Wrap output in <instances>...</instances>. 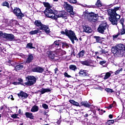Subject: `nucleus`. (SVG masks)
<instances>
[{
	"mask_svg": "<svg viewBox=\"0 0 125 125\" xmlns=\"http://www.w3.org/2000/svg\"><path fill=\"white\" fill-rule=\"evenodd\" d=\"M121 6L114 7L113 9H109L107 11L109 15V20L112 25H118V21L121 18V15L117 13L118 10H120Z\"/></svg>",
	"mask_w": 125,
	"mask_h": 125,
	"instance_id": "obj_1",
	"label": "nucleus"
},
{
	"mask_svg": "<svg viewBox=\"0 0 125 125\" xmlns=\"http://www.w3.org/2000/svg\"><path fill=\"white\" fill-rule=\"evenodd\" d=\"M125 51V46L123 44H118L111 48V52L116 57H123Z\"/></svg>",
	"mask_w": 125,
	"mask_h": 125,
	"instance_id": "obj_2",
	"label": "nucleus"
},
{
	"mask_svg": "<svg viewBox=\"0 0 125 125\" xmlns=\"http://www.w3.org/2000/svg\"><path fill=\"white\" fill-rule=\"evenodd\" d=\"M84 19L86 21L90 22H97L98 20V14H95L93 12H88V11L83 12Z\"/></svg>",
	"mask_w": 125,
	"mask_h": 125,
	"instance_id": "obj_3",
	"label": "nucleus"
},
{
	"mask_svg": "<svg viewBox=\"0 0 125 125\" xmlns=\"http://www.w3.org/2000/svg\"><path fill=\"white\" fill-rule=\"evenodd\" d=\"M64 31H61V34L63 35H65L66 37H68L72 43V44H75V41H77V42L79 41V39L77 38V36H76L75 32L71 29L68 30L67 29H65Z\"/></svg>",
	"mask_w": 125,
	"mask_h": 125,
	"instance_id": "obj_4",
	"label": "nucleus"
},
{
	"mask_svg": "<svg viewBox=\"0 0 125 125\" xmlns=\"http://www.w3.org/2000/svg\"><path fill=\"white\" fill-rule=\"evenodd\" d=\"M34 25L36 26V27H38L39 30L43 31L47 35H49L51 31H50V28H49V26L48 25H46L43 24L42 22V21L40 20H36L34 22Z\"/></svg>",
	"mask_w": 125,
	"mask_h": 125,
	"instance_id": "obj_5",
	"label": "nucleus"
},
{
	"mask_svg": "<svg viewBox=\"0 0 125 125\" xmlns=\"http://www.w3.org/2000/svg\"><path fill=\"white\" fill-rule=\"evenodd\" d=\"M51 19L53 20H57L58 18H62L63 19H67V12L65 10H62L59 12L57 15H56L53 12V14L50 16Z\"/></svg>",
	"mask_w": 125,
	"mask_h": 125,
	"instance_id": "obj_6",
	"label": "nucleus"
},
{
	"mask_svg": "<svg viewBox=\"0 0 125 125\" xmlns=\"http://www.w3.org/2000/svg\"><path fill=\"white\" fill-rule=\"evenodd\" d=\"M25 81L26 82L23 83V84L27 86H32L37 83V78L34 76L28 75L25 77Z\"/></svg>",
	"mask_w": 125,
	"mask_h": 125,
	"instance_id": "obj_7",
	"label": "nucleus"
},
{
	"mask_svg": "<svg viewBox=\"0 0 125 125\" xmlns=\"http://www.w3.org/2000/svg\"><path fill=\"white\" fill-rule=\"evenodd\" d=\"M43 5L45 7H46L45 10L44 11V14L46 16V17L49 18L51 15L53 14V10H52V7L49 3L44 2Z\"/></svg>",
	"mask_w": 125,
	"mask_h": 125,
	"instance_id": "obj_8",
	"label": "nucleus"
},
{
	"mask_svg": "<svg viewBox=\"0 0 125 125\" xmlns=\"http://www.w3.org/2000/svg\"><path fill=\"white\" fill-rule=\"evenodd\" d=\"M107 29H109V25H108L107 22H101L98 26L97 31L98 33H100V34H103L105 33V31H106Z\"/></svg>",
	"mask_w": 125,
	"mask_h": 125,
	"instance_id": "obj_9",
	"label": "nucleus"
},
{
	"mask_svg": "<svg viewBox=\"0 0 125 125\" xmlns=\"http://www.w3.org/2000/svg\"><path fill=\"white\" fill-rule=\"evenodd\" d=\"M13 13L17 17L18 19L21 20L22 18L24 17V14L21 11V9L20 8L15 7L13 10Z\"/></svg>",
	"mask_w": 125,
	"mask_h": 125,
	"instance_id": "obj_10",
	"label": "nucleus"
},
{
	"mask_svg": "<svg viewBox=\"0 0 125 125\" xmlns=\"http://www.w3.org/2000/svg\"><path fill=\"white\" fill-rule=\"evenodd\" d=\"M63 7L67 12L70 13L71 15H75V12H74V8L70 4H68L67 2H64L63 4Z\"/></svg>",
	"mask_w": 125,
	"mask_h": 125,
	"instance_id": "obj_11",
	"label": "nucleus"
},
{
	"mask_svg": "<svg viewBox=\"0 0 125 125\" xmlns=\"http://www.w3.org/2000/svg\"><path fill=\"white\" fill-rule=\"evenodd\" d=\"M79 75L80 77H82V78H87V77L90 76V74L88 73V70L83 69L80 70Z\"/></svg>",
	"mask_w": 125,
	"mask_h": 125,
	"instance_id": "obj_12",
	"label": "nucleus"
},
{
	"mask_svg": "<svg viewBox=\"0 0 125 125\" xmlns=\"http://www.w3.org/2000/svg\"><path fill=\"white\" fill-rule=\"evenodd\" d=\"M94 62H95L94 61H92L90 58H89L86 60L81 61V64L83 66H90V65L93 64Z\"/></svg>",
	"mask_w": 125,
	"mask_h": 125,
	"instance_id": "obj_13",
	"label": "nucleus"
},
{
	"mask_svg": "<svg viewBox=\"0 0 125 125\" xmlns=\"http://www.w3.org/2000/svg\"><path fill=\"white\" fill-rule=\"evenodd\" d=\"M18 97L21 99H27L29 95L23 91H21L19 93L17 94Z\"/></svg>",
	"mask_w": 125,
	"mask_h": 125,
	"instance_id": "obj_14",
	"label": "nucleus"
},
{
	"mask_svg": "<svg viewBox=\"0 0 125 125\" xmlns=\"http://www.w3.org/2000/svg\"><path fill=\"white\" fill-rule=\"evenodd\" d=\"M47 56L48 59L50 60V61H52L53 60H58V59H55L56 56H55V52L54 51H49L47 54Z\"/></svg>",
	"mask_w": 125,
	"mask_h": 125,
	"instance_id": "obj_15",
	"label": "nucleus"
},
{
	"mask_svg": "<svg viewBox=\"0 0 125 125\" xmlns=\"http://www.w3.org/2000/svg\"><path fill=\"white\" fill-rule=\"evenodd\" d=\"M44 70V69H43L42 67L37 66L35 67H33L31 69V71L33 73H42Z\"/></svg>",
	"mask_w": 125,
	"mask_h": 125,
	"instance_id": "obj_16",
	"label": "nucleus"
},
{
	"mask_svg": "<svg viewBox=\"0 0 125 125\" xmlns=\"http://www.w3.org/2000/svg\"><path fill=\"white\" fill-rule=\"evenodd\" d=\"M3 39H6V40H8L9 41H12L14 40L15 37L12 34H7L4 33Z\"/></svg>",
	"mask_w": 125,
	"mask_h": 125,
	"instance_id": "obj_17",
	"label": "nucleus"
},
{
	"mask_svg": "<svg viewBox=\"0 0 125 125\" xmlns=\"http://www.w3.org/2000/svg\"><path fill=\"white\" fill-rule=\"evenodd\" d=\"M34 60V55L32 54H30L28 55L27 58H26L25 61V64H30L33 62Z\"/></svg>",
	"mask_w": 125,
	"mask_h": 125,
	"instance_id": "obj_18",
	"label": "nucleus"
},
{
	"mask_svg": "<svg viewBox=\"0 0 125 125\" xmlns=\"http://www.w3.org/2000/svg\"><path fill=\"white\" fill-rule=\"evenodd\" d=\"M83 32L87 33V34H90V33H92V29L88 25H85L83 26Z\"/></svg>",
	"mask_w": 125,
	"mask_h": 125,
	"instance_id": "obj_19",
	"label": "nucleus"
},
{
	"mask_svg": "<svg viewBox=\"0 0 125 125\" xmlns=\"http://www.w3.org/2000/svg\"><path fill=\"white\" fill-rule=\"evenodd\" d=\"M94 39H95L96 42H98V43H102V42H104V40H105L104 38L100 36H94Z\"/></svg>",
	"mask_w": 125,
	"mask_h": 125,
	"instance_id": "obj_20",
	"label": "nucleus"
},
{
	"mask_svg": "<svg viewBox=\"0 0 125 125\" xmlns=\"http://www.w3.org/2000/svg\"><path fill=\"white\" fill-rule=\"evenodd\" d=\"M81 105L83 106L84 107H85V108H90L91 106L90 103L86 101L81 102Z\"/></svg>",
	"mask_w": 125,
	"mask_h": 125,
	"instance_id": "obj_21",
	"label": "nucleus"
},
{
	"mask_svg": "<svg viewBox=\"0 0 125 125\" xmlns=\"http://www.w3.org/2000/svg\"><path fill=\"white\" fill-rule=\"evenodd\" d=\"M24 68V65H23L22 63H19L16 65L15 67V70L17 72H18V71H20V70H22Z\"/></svg>",
	"mask_w": 125,
	"mask_h": 125,
	"instance_id": "obj_22",
	"label": "nucleus"
},
{
	"mask_svg": "<svg viewBox=\"0 0 125 125\" xmlns=\"http://www.w3.org/2000/svg\"><path fill=\"white\" fill-rule=\"evenodd\" d=\"M25 115L26 118L30 119V120H34L35 119V116L31 112H25Z\"/></svg>",
	"mask_w": 125,
	"mask_h": 125,
	"instance_id": "obj_23",
	"label": "nucleus"
},
{
	"mask_svg": "<svg viewBox=\"0 0 125 125\" xmlns=\"http://www.w3.org/2000/svg\"><path fill=\"white\" fill-rule=\"evenodd\" d=\"M52 90L51 88H42L41 89V94H44V93H46V92H50Z\"/></svg>",
	"mask_w": 125,
	"mask_h": 125,
	"instance_id": "obj_24",
	"label": "nucleus"
},
{
	"mask_svg": "<svg viewBox=\"0 0 125 125\" xmlns=\"http://www.w3.org/2000/svg\"><path fill=\"white\" fill-rule=\"evenodd\" d=\"M39 33H42V31L39 29H37V30H32L30 32H29V35H37V34H39Z\"/></svg>",
	"mask_w": 125,
	"mask_h": 125,
	"instance_id": "obj_25",
	"label": "nucleus"
},
{
	"mask_svg": "<svg viewBox=\"0 0 125 125\" xmlns=\"http://www.w3.org/2000/svg\"><path fill=\"white\" fill-rule=\"evenodd\" d=\"M125 34L122 32V31H120L118 32L117 35H113L112 36L113 40H115V39H118V37L119 36H123Z\"/></svg>",
	"mask_w": 125,
	"mask_h": 125,
	"instance_id": "obj_26",
	"label": "nucleus"
},
{
	"mask_svg": "<svg viewBox=\"0 0 125 125\" xmlns=\"http://www.w3.org/2000/svg\"><path fill=\"white\" fill-rule=\"evenodd\" d=\"M51 47H59V48H60V44L58 42V40H56L54 42V43L51 45Z\"/></svg>",
	"mask_w": 125,
	"mask_h": 125,
	"instance_id": "obj_27",
	"label": "nucleus"
},
{
	"mask_svg": "<svg viewBox=\"0 0 125 125\" xmlns=\"http://www.w3.org/2000/svg\"><path fill=\"white\" fill-rule=\"evenodd\" d=\"M31 112H38L39 111V106L34 105L33 106H32V108L30 110Z\"/></svg>",
	"mask_w": 125,
	"mask_h": 125,
	"instance_id": "obj_28",
	"label": "nucleus"
},
{
	"mask_svg": "<svg viewBox=\"0 0 125 125\" xmlns=\"http://www.w3.org/2000/svg\"><path fill=\"white\" fill-rule=\"evenodd\" d=\"M69 102L71 103V104H73L74 106H77V107L80 106V104L74 100H70L69 101Z\"/></svg>",
	"mask_w": 125,
	"mask_h": 125,
	"instance_id": "obj_29",
	"label": "nucleus"
},
{
	"mask_svg": "<svg viewBox=\"0 0 125 125\" xmlns=\"http://www.w3.org/2000/svg\"><path fill=\"white\" fill-rule=\"evenodd\" d=\"M26 48H29V49H36L35 47L33 46V43H32V42L28 43L26 44Z\"/></svg>",
	"mask_w": 125,
	"mask_h": 125,
	"instance_id": "obj_30",
	"label": "nucleus"
},
{
	"mask_svg": "<svg viewBox=\"0 0 125 125\" xmlns=\"http://www.w3.org/2000/svg\"><path fill=\"white\" fill-rule=\"evenodd\" d=\"M85 53V51L84 50H82L78 53L79 58H83L84 56V54Z\"/></svg>",
	"mask_w": 125,
	"mask_h": 125,
	"instance_id": "obj_31",
	"label": "nucleus"
},
{
	"mask_svg": "<svg viewBox=\"0 0 125 125\" xmlns=\"http://www.w3.org/2000/svg\"><path fill=\"white\" fill-rule=\"evenodd\" d=\"M2 6H6L7 8H10V6H9V3L8 2L5 1L3 2L1 4Z\"/></svg>",
	"mask_w": 125,
	"mask_h": 125,
	"instance_id": "obj_32",
	"label": "nucleus"
},
{
	"mask_svg": "<svg viewBox=\"0 0 125 125\" xmlns=\"http://www.w3.org/2000/svg\"><path fill=\"white\" fill-rule=\"evenodd\" d=\"M77 66L74 65V64H71L69 65V69L71 71H76L77 70Z\"/></svg>",
	"mask_w": 125,
	"mask_h": 125,
	"instance_id": "obj_33",
	"label": "nucleus"
},
{
	"mask_svg": "<svg viewBox=\"0 0 125 125\" xmlns=\"http://www.w3.org/2000/svg\"><path fill=\"white\" fill-rule=\"evenodd\" d=\"M111 77V73L110 72H106L105 73L104 77V80H108Z\"/></svg>",
	"mask_w": 125,
	"mask_h": 125,
	"instance_id": "obj_34",
	"label": "nucleus"
},
{
	"mask_svg": "<svg viewBox=\"0 0 125 125\" xmlns=\"http://www.w3.org/2000/svg\"><path fill=\"white\" fill-rule=\"evenodd\" d=\"M95 5L98 7H101V6H102V3H101V1L100 0H97Z\"/></svg>",
	"mask_w": 125,
	"mask_h": 125,
	"instance_id": "obj_35",
	"label": "nucleus"
},
{
	"mask_svg": "<svg viewBox=\"0 0 125 125\" xmlns=\"http://www.w3.org/2000/svg\"><path fill=\"white\" fill-rule=\"evenodd\" d=\"M105 91H106V92H108V93H113V92H114V90H113V89H111V88H106L105 89Z\"/></svg>",
	"mask_w": 125,
	"mask_h": 125,
	"instance_id": "obj_36",
	"label": "nucleus"
},
{
	"mask_svg": "<svg viewBox=\"0 0 125 125\" xmlns=\"http://www.w3.org/2000/svg\"><path fill=\"white\" fill-rule=\"evenodd\" d=\"M114 123H115V120H109L107 121L106 124L108 125H113V124H114Z\"/></svg>",
	"mask_w": 125,
	"mask_h": 125,
	"instance_id": "obj_37",
	"label": "nucleus"
},
{
	"mask_svg": "<svg viewBox=\"0 0 125 125\" xmlns=\"http://www.w3.org/2000/svg\"><path fill=\"white\" fill-rule=\"evenodd\" d=\"M62 46L63 48H65V47H66V48H68L69 47V44L65 42H64V43H62Z\"/></svg>",
	"mask_w": 125,
	"mask_h": 125,
	"instance_id": "obj_38",
	"label": "nucleus"
},
{
	"mask_svg": "<svg viewBox=\"0 0 125 125\" xmlns=\"http://www.w3.org/2000/svg\"><path fill=\"white\" fill-rule=\"evenodd\" d=\"M13 84H14V85H19V84H21V85H23L25 86L24 85V83H21L20 82H13L12 83Z\"/></svg>",
	"mask_w": 125,
	"mask_h": 125,
	"instance_id": "obj_39",
	"label": "nucleus"
},
{
	"mask_svg": "<svg viewBox=\"0 0 125 125\" xmlns=\"http://www.w3.org/2000/svg\"><path fill=\"white\" fill-rule=\"evenodd\" d=\"M11 117L13 119H19V117H18V114H14L12 115Z\"/></svg>",
	"mask_w": 125,
	"mask_h": 125,
	"instance_id": "obj_40",
	"label": "nucleus"
},
{
	"mask_svg": "<svg viewBox=\"0 0 125 125\" xmlns=\"http://www.w3.org/2000/svg\"><path fill=\"white\" fill-rule=\"evenodd\" d=\"M123 71V68H120L118 70H116L114 74L115 75H118V74H120V72H122Z\"/></svg>",
	"mask_w": 125,
	"mask_h": 125,
	"instance_id": "obj_41",
	"label": "nucleus"
},
{
	"mask_svg": "<svg viewBox=\"0 0 125 125\" xmlns=\"http://www.w3.org/2000/svg\"><path fill=\"white\" fill-rule=\"evenodd\" d=\"M124 22H125V19L124 18H122L120 20V23L121 24V25H122V27H123L125 25V24H124Z\"/></svg>",
	"mask_w": 125,
	"mask_h": 125,
	"instance_id": "obj_42",
	"label": "nucleus"
},
{
	"mask_svg": "<svg viewBox=\"0 0 125 125\" xmlns=\"http://www.w3.org/2000/svg\"><path fill=\"white\" fill-rule=\"evenodd\" d=\"M42 108L45 109V110H46L48 108V105L47 104H42Z\"/></svg>",
	"mask_w": 125,
	"mask_h": 125,
	"instance_id": "obj_43",
	"label": "nucleus"
},
{
	"mask_svg": "<svg viewBox=\"0 0 125 125\" xmlns=\"http://www.w3.org/2000/svg\"><path fill=\"white\" fill-rule=\"evenodd\" d=\"M96 55H102V50L95 52Z\"/></svg>",
	"mask_w": 125,
	"mask_h": 125,
	"instance_id": "obj_44",
	"label": "nucleus"
},
{
	"mask_svg": "<svg viewBox=\"0 0 125 125\" xmlns=\"http://www.w3.org/2000/svg\"><path fill=\"white\" fill-rule=\"evenodd\" d=\"M58 42H59V43L60 44V48H58V49H60V47H61V45H63V43L64 42H62L61 40H57Z\"/></svg>",
	"mask_w": 125,
	"mask_h": 125,
	"instance_id": "obj_45",
	"label": "nucleus"
},
{
	"mask_svg": "<svg viewBox=\"0 0 125 125\" xmlns=\"http://www.w3.org/2000/svg\"><path fill=\"white\" fill-rule=\"evenodd\" d=\"M64 76L65 78H72V76L69 75V74H68V73L67 72H64Z\"/></svg>",
	"mask_w": 125,
	"mask_h": 125,
	"instance_id": "obj_46",
	"label": "nucleus"
},
{
	"mask_svg": "<svg viewBox=\"0 0 125 125\" xmlns=\"http://www.w3.org/2000/svg\"><path fill=\"white\" fill-rule=\"evenodd\" d=\"M70 3H77V0H67Z\"/></svg>",
	"mask_w": 125,
	"mask_h": 125,
	"instance_id": "obj_47",
	"label": "nucleus"
},
{
	"mask_svg": "<svg viewBox=\"0 0 125 125\" xmlns=\"http://www.w3.org/2000/svg\"><path fill=\"white\" fill-rule=\"evenodd\" d=\"M106 62H107L106 61H105V60L101 61L100 62L99 64L100 65H104V64H106Z\"/></svg>",
	"mask_w": 125,
	"mask_h": 125,
	"instance_id": "obj_48",
	"label": "nucleus"
},
{
	"mask_svg": "<svg viewBox=\"0 0 125 125\" xmlns=\"http://www.w3.org/2000/svg\"><path fill=\"white\" fill-rule=\"evenodd\" d=\"M87 7H88V8H96V5H88Z\"/></svg>",
	"mask_w": 125,
	"mask_h": 125,
	"instance_id": "obj_49",
	"label": "nucleus"
},
{
	"mask_svg": "<svg viewBox=\"0 0 125 125\" xmlns=\"http://www.w3.org/2000/svg\"><path fill=\"white\" fill-rule=\"evenodd\" d=\"M113 104H111L109 105V106H106L105 107V108H106V109H108V110H110V109H112V108H113Z\"/></svg>",
	"mask_w": 125,
	"mask_h": 125,
	"instance_id": "obj_50",
	"label": "nucleus"
},
{
	"mask_svg": "<svg viewBox=\"0 0 125 125\" xmlns=\"http://www.w3.org/2000/svg\"><path fill=\"white\" fill-rule=\"evenodd\" d=\"M48 112H49V111H48V110H44L43 111V115H44V116H48V115L47 114Z\"/></svg>",
	"mask_w": 125,
	"mask_h": 125,
	"instance_id": "obj_51",
	"label": "nucleus"
},
{
	"mask_svg": "<svg viewBox=\"0 0 125 125\" xmlns=\"http://www.w3.org/2000/svg\"><path fill=\"white\" fill-rule=\"evenodd\" d=\"M102 54H106V53H108V52L105 50V49H102Z\"/></svg>",
	"mask_w": 125,
	"mask_h": 125,
	"instance_id": "obj_52",
	"label": "nucleus"
},
{
	"mask_svg": "<svg viewBox=\"0 0 125 125\" xmlns=\"http://www.w3.org/2000/svg\"><path fill=\"white\" fill-rule=\"evenodd\" d=\"M11 62H12V61L9 60L7 62V64L9 65V66H12V63H11Z\"/></svg>",
	"mask_w": 125,
	"mask_h": 125,
	"instance_id": "obj_53",
	"label": "nucleus"
},
{
	"mask_svg": "<svg viewBox=\"0 0 125 125\" xmlns=\"http://www.w3.org/2000/svg\"><path fill=\"white\" fill-rule=\"evenodd\" d=\"M18 81L19 82V83H23V79L21 78H19L18 79Z\"/></svg>",
	"mask_w": 125,
	"mask_h": 125,
	"instance_id": "obj_54",
	"label": "nucleus"
},
{
	"mask_svg": "<svg viewBox=\"0 0 125 125\" xmlns=\"http://www.w3.org/2000/svg\"><path fill=\"white\" fill-rule=\"evenodd\" d=\"M0 37H4V33H2L1 31H0Z\"/></svg>",
	"mask_w": 125,
	"mask_h": 125,
	"instance_id": "obj_55",
	"label": "nucleus"
},
{
	"mask_svg": "<svg viewBox=\"0 0 125 125\" xmlns=\"http://www.w3.org/2000/svg\"><path fill=\"white\" fill-rule=\"evenodd\" d=\"M12 4H10V8L11 10V12H13V10H14V9H13V7H12Z\"/></svg>",
	"mask_w": 125,
	"mask_h": 125,
	"instance_id": "obj_56",
	"label": "nucleus"
},
{
	"mask_svg": "<svg viewBox=\"0 0 125 125\" xmlns=\"http://www.w3.org/2000/svg\"><path fill=\"white\" fill-rule=\"evenodd\" d=\"M8 98L11 99V100H14V98H13V96L12 95H10Z\"/></svg>",
	"mask_w": 125,
	"mask_h": 125,
	"instance_id": "obj_57",
	"label": "nucleus"
},
{
	"mask_svg": "<svg viewBox=\"0 0 125 125\" xmlns=\"http://www.w3.org/2000/svg\"><path fill=\"white\" fill-rule=\"evenodd\" d=\"M93 119H94V120H96V121H98V117L96 115L93 116Z\"/></svg>",
	"mask_w": 125,
	"mask_h": 125,
	"instance_id": "obj_58",
	"label": "nucleus"
},
{
	"mask_svg": "<svg viewBox=\"0 0 125 125\" xmlns=\"http://www.w3.org/2000/svg\"><path fill=\"white\" fill-rule=\"evenodd\" d=\"M54 71H55V75H56V74H57V72H58L59 70H58V68L57 67L54 69Z\"/></svg>",
	"mask_w": 125,
	"mask_h": 125,
	"instance_id": "obj_59",
	"label": "nucleus"
},
{
	"mask_svg": "<svg viewBox=\"0 0 125 125\" xmlns=\"http://www.w3.org/2000/svg\"><path fill=\"white\" fill-rule=\"evenodd\" d=\"M18 113L20 115H23V112L21 111V109H19Z\"/></svg>",
	"mask_w": 125,
	"mask_h": 125,
	"instance_id": "obj_60",
	"label": "nucleus"
},
{
	"mask_svg": "<svg viewBox=\"0 0 125 125\" xmlns=\"http://www.w3.org/2000/svg\"><path fill=\"white\" fill-rule=\"evenodd\" d=\"M108 118H109V119H113V115L109 114L108 116Z\"/></svg>",
	"mask_w": 125,
	"mask_h": 125,
	"instance_id": "obj_61",
	"label": "nucleus"
},
{
	"mask_svg": "<svg viewBox=\"0 0 125 125\" xmlns=\"http://www.w3.org/2000/svg\"><path fill=\"white\" fill-rule=\"evenodd\" d=\"M57 123L58 125H60V124H61V120H60L58 121Z\"/></svg>",
	"mask_w": 125,
	"mask_h": 125,
	"instance_id": "obj_62",
	"label": "nucleus"
},
{
	"mask_svg": "<svg viewBox=\"0 0 125 125\" xmlns=\"http://www.w3.org/2000/svg\"><path fill=\"white\" fill-rule=\"evenodd\" d=\"M101 77L102 78H103V77H105V73H102V74L101 75Z\"/></svg>",
	"mask_w": 125,
	"mask_h": 125,
	"instance_id": "obj_63",
	"label": "nucleus"
},
{
	"mask_svg": "<svg viewBox=\"0 0 125 125\" xmlns=\"http://www.w3.org/2000/svg\"><path fill=\"white\" fill-rule=\"evenodd\" d=\"M85 118H87L88 117V114L86 113L85 115L84 116Z\"/></svg>",
	"mask_w": 125,
	"mask_h": 125,
	"instance_id": "obj_64",
	"label": "nucleus"
}]
</instances>
